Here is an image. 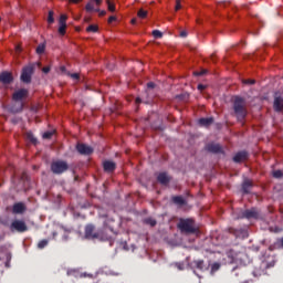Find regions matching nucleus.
<instances>
[{
	"mask_svg": "<svg viewBox=\"0 0 283 283\" xmlns=\"http://www.w3.org/2000/svg\"><path fill=\"white\" fill-rule=\"evenodd\" d=\"M31 78H32V66H25L22 70L21 81L23 83H30Z\"/></svg>",
	"mask_w": 283,
	"mask_h": 283,
	"instance_id": "423d86ee",
	"label": "nucleus"
},
{
	"mask_svg": "<svg viewBox=\"0 0 283 283\" xmlns=\"http://www.w3.org/2000/svg\"><path fill=\"white\" fill-rule=\"evenodd\" d=\"M172 200L176 205H185V199L182 197H174Z\"/></svg>",
	"mask_w": 283,
	"mask_h": 283,
	"instance_id": "cd10ccee",
	"label": "nucleus"
},
{
	"mask_svg": "<svg viewBox=\"0 0 283 283\" xmlns=\"http://www.w3.org/2000/svg\"><path fill=\"white\" fill-rule=\"evenodd\" d=\"M102 3H103V0H91L85 6V10L86 12H96V9L94 8V6H96V8H99Z\"/></svg>",
	"mask_w": 283,
	"mask_h": 283,
	"instance_id": "1a4fd4ad",
	"label": "nucleus"
},
{
	"mask_svg": "<svg viewBox=\"0 0 283 283\" xmlns=\"http://www.w3.org/2000/svg\"><path fill=\"white\" fill-rule=\"evenodd\" d=\"M83 0H69V3H81Z\"/></svg>",
	"mask_w": 283,
	"mask_h": 283,
	"instance_id": "37998d69",
	"label": "nucleus"
},
{
	"mask_svg": "<svg viewBox=\"0 0 283 283\" xmlns=\"http://www.w3.org/2000/svg\"><path fill=\"white\" fill-rule=\"evenodd\" d=\"M249 187H251V181L245 180L242 186V189L245 193H249Z\"/></svg>",
	"mask_w": 283,
	"mask_h": 283,
	"instance_id": "b1692460",
	"label": "nucleus"
},
{
	"mask_svg": "<svg viewBox=\"0 0 283 283\" xmlns=\"http://www.w3.org/2000/svg\"><path fill=\"white\" fill-rule=\"evenodd\" d=\"M212 124H213V118H211V117L199 119V125L201 127H209V125H212Z\"/></svg>",
	"mask_w": 283,
	"mask_h": 283,
	"instance_id": "dca6fc26",
	"label": "nucleus"
},
{
	"mask_svg": "<svg viewBox=\"0 0 283 283\" xmlns=\"http://www.w3.org/2000/svg\"><path fill=\"white\" fill-rule=\"evenodd\" d=\"M234 113L239 119H242L244 116H247V103L244 99H242V97H235Z\"/></svg>",
	"mask_w": 283,
	"mask_h": 283,
	"instance_id": "f257e3e1",
	"label": "nucleus"
},
{
	"mask_svg": "<svg viewBox=\"0 0 283 283\" xmlns=\"http://www.w3.org/2000/svg\"><path fill=\"white\" fill-rule=\"evenodd\" d=\"M147 87L154 88V87H155V84H154L153 82H149V83L147 84Z\"/></svg>",
	"mask_w": 283,
	"mask_h": 283,
	"instance_id": "a18cd8bd",
	"label": "nucleus"
},
{
	"mask_svg": "<svg viewBox=\"0 0 283 283\" xmlns=\"http://www.w3.org/2000/svg\"><path fill=\"white\" fill-rule=\"evenodd\" d=\"M196 266H197L198 269H202V266H205V261H202V260L197 261V262H196Z\"/></svg>",
	"mask_w": 283,
	"mask_h": 283,
	"instance_id": "e433bc0d",
	"label": "nucleus"
},
{
	"mask_svg": "<svg viewBox=\"0 0 283 283\" xmlns=\"http://www.w3.org/2000/svg\"><path fill=\"white\" fill-rule=\"evenodd\" d=\"M260 213L255 209H250L244 212V218H258Z\"/></svg>",
	"mask_w": 283,
	"mask_h": 283,
	"instance_id": "f3484780",
	"label": "nucleus"
},
{
	"mask_svg": "<svg viewBox=\"0 0 283 283\" xmlns=\"http://www.w3.org/2000/svg\"><path fill=\"white\" fill-rule=\"evenodd\" d=\"M48 23H54V11H49Z\"/></svg>",
	"mask_w": 283,
	"mask_h": 283,
	"instance_id": "bb28decb",
	"label": "nucleus"
},
{
	"mask_svg": "<svg viewBox=\"0 0 283 283\" xmlns=\"http://www.w3.org/2000/svg\"><path fill=\"white\" fill-rule=\"evenodd\" d=\"M274 109L276 112H282V109H283V98L281 96H275V98H274Z\"/></svg>",
	"mask_w": 283,
	"mask_h": 283,
	"instance_id": "f8f14e48",
	"label": "nucleus"
},
{
	"mask_svg": "<svg viewBox=\"0 0 283 283\" xmlns=\"http://www.w3.org/2000/svg\"><path fill=\"white\" fill-rule=\"evenodd\" d=\"M65 30H67V27L60 25V27H59V34H61L62 36H64Z\"/></svg>",
	"mask_w": 283,
	"mask_h": 283,
	"instance_id": "72a5a7b5",
	"label": "nucleus"
},
{
	"mask_svg": "<svg viewBox=\"0 0 283 283\" xmlns=\"http://www.w3.org/2000/svg\"><path fill=\"white\" fill-rule=\"evenodd\" d=\"M70 76H71V78H73V81H78V78H80L78 73L70 74Z\"/></svg>",
	"mask_w": 283,
	"mask_h": 283,
	"instance_id": "4c0bfd02",
	"label": "nucleus"
},
{
	"mask_svg": "<svg viewBox=\"0 0 283 283\" xmlns=\"http://www.w3.org/2000/svg\"><path fill=\"white\" fill-rule=\"evenodd\" d=\"M198 90H200V91L205 90V85L199 84V85H198Z\"/></svg>",
	"mask_w": 283,
	"mask_h": 283,
	"instance_id": "49530a36",
	"label": "nucleus"
},
{
	"mask_svg": "<svg viewBox=\"0 0 283 283\" xmlns=\"http://www.w3.org/2000/svg\"><path fill=\"white\" fill-rule=\"evenodd\" d=\"M274 178H283V171L282 170H274L273 171Z\"/></svg>",
	"mask_w": 283,
	"mask_h": 283,
	"instance_id": "7c9ffc66",
	"label": "nucleus"
},
{
	"mask_svg": "<svg viewBox=\"0 0 283 283\" xmlns=\"http://www.w3.org/2000/svg\"><path fill=\"white\" fill-rule=\"evenodd\" d=\"M11 231H18V233H25L28 231V224L23 220L15 219L11 222Z\"/></svg>",
	"mask_w": 283,
	"mask_h": 283,
	"instance_id": "7ed1b4c3",
	"label": "nucleus"
},
{
	"mask_svg": "<svg viewBox=\"0 0 283 283\" xmlns=\"http://www.w3.org/2000/svg\"><path fill=\"white\" fill-rule=\"evenodd\" d=\"M19 107L18 108H12V112L17 113V112H21V109H23V103H18Z\"/></svg>",
	"mask_w": 283,
	"mask_h": 283,
	"instance_id": "c9c22d12",
	"label": "nucleus"
},
{
	"mask_svg": "<svg viewBox=\"0 0 283 283\" xmlns=\"http://www.w3.org/2000/svg\"><path fill=\"white\" fill-rule=\"evenodd\" d=\"M85 235L86 238H91L92 240H103V237L99 234V232L95 231L94 226L92 224L86 226Z\"/></svg>",
	"mask_w": 283,
	"mask_h": 283,
	"instance_id": "39448f33",
	"label": "nucleus"
},
{
	"mask_svg": "<svg viewBox=\"0 0 283 283\" xmlns=\"http://www.w3.org/2000/svg\"><path fill=\"white\" fill-rule=\"evenodd\" d=\"M208 151H212L213 154H218V151H221V147L218 144H210L207 147Z\"/></svg>",
	"mask_w": 283,
	"mask_h": 283,
	"instance_id": "a211bd4d",
	"label": "nucleus"
},
{
	"mask_svg": "<svg viewBox=\"0 0 283 283\" xmlns=\"http://www.w3.org/2000/svg\"><path fill=\"white\" fill-rule=\"evenodd\" d=\"M59 25L67 27V14L60 15Z\"/></svg>",
	"mask_w": 283,
	"mask_h": 283,
	"instance_id": "412c9836",
	"label": "nucleus"
},
{
	"mask_svg": "<svg viewBox=\"0 0 283 283\" xmlns=\"http://www.w3.org/2000/svg\"><path fill=\"white\" fill-rule=\"evenodd\" d=\"M202 74H205V71H202V72H195V76H202Z\"/></svg>",
	"mask_w": 283,
	"mask_h": 283,
	"instance_id": "c03bdc74",
	"label": "nucleus"
},
{
	"mask_svg": "<svg viewBox=\"0 0 283 283\" xmlns=\"http://www.w3.org/2000/svg\"><path fill=\"white\" fill-rule=\"evenodd\" d=\"M13 101L19 103V101H23V98H28V90L25 88H20L13 93L12 96Z\"/></svg>",
	"mask_w": 283,
	"mask_h": 283,
	"instance_id": "0eeeda50",
	"label": "nucleus"
},
{
	"mask_svg": "<svg viewBox=\"0 0 283 283\" xmlns=\"http://www.w3.org/2000/svg\"><path fill=\"white\" fill-rule=\"evenodd\" d=\"M86 32H98V25L91 24L86 28Z\"/></svg>",
	"mask_w": 283,
	"mask_h": 283,
	"instance_id": "4be33fe9",
	"label": "nucleus"
},
{
	"mask_svg": "<svg viewBox=\"0 0 283 283\" xmlns=\"http://www.w3.org/2000/svg\"><path fill=\"white\" fill-rule=\"evenodd\" d=\"M178 10H182V4L180 3V0H176L175 11L178 12Z\"/></svg>",
	"mask_w": 283,
	"mask_h": 283,
	"instance_id": "473e14b6",
	"label": "nucleus"
},
{
	"mask_svg": "<svg viewBox=\"0 0 283 283\" xmlns=\"http://www.w3.org/2000/svg\"><path fill=\"white\" fill-rule=\"evenodd\" d=\"M145 223L149 224L150 227H156V221L153 218L145 219Z\"/></svg>",
	"mask_w": 283,
	"mask_h": 283,
	"instance_id": "c85d7f7f",
	"label": "nucleus"
},
{
	"mask_svg": "<svg viewBox=\"0 0 283 283\" xmlns=\"http://www.w3.org/2000/svg\"><path fill=\"white\" fill-rule=\"evenodd\" d=\"M148 14H149V11L145 9H139L137 12L138 19H147Z\"/></svg>",
	"mask_w": 283,
	"mask_h": 283,
	"instance_id": "aec40b11",
	"label": "nucleus"
},
{
	"mask_svg": "<svg viewBox=\"0 0 283 283\" xmlns=\"http://www.w3.org/2000/svg\"><path fill=\"white\" fill-rule=\"evenodd\" d=\"M243 83L245 84V85H253L254 83H255V80H244L243 81Z\"/></svg>",
	"mask_w": 283,
	"mask_h": 283,
	"instance_id": "58836bf2",
	"label": "nucleus"
},
{
	"mask_svg": "<svg viewBox=\"0 0 283 283\" xmlns=\"http://www.w3.org/2000/svg\"><path fill=\"white\" fill-rule=\"evenodd\" d=\"M43 52H45V43H42L36 48V54H43Z\"/></svg>",
	"mask_w": 283,
	"mask_h": 283,
	"instance_id": "a878e982",
	"label": "nucleus"
},
{
	"mask_svg": "<svg viewBox=\"0 0 283 283\" xmlns=\"http://www.w3.org/2000/svg\"><path fill=\"white\" fill-rule=\"evenodd\" d=\"M39 249H45L48 247V240H42L38 243Z\"/></svg>",
	"mask_w": 283,
	"mask_h": 283,
	"instance_id": "2f4dec72",
	"label": "nucleus"
},
{
	"mask_svg": "<svg viewBox=\"0 0 283 283\" xmlns=\"http://www.w3.org/2000/svg\"><path fill=\"white\" fill-rule=\"evenodd\" d=\"M95 12H98L99 17H105V14H107V11L105 10H101V9H95Z\"/></svg>",
	"mask_w": 283,
	"mask_h": 283,
	"instance_id": "f704fd0d",
	"label": "nucleus"
},
{
	"mask_svg": "<svg viewBox=\"0 0 283 283\" xmlns=\"http://www.w3.org/2000/svg\"><path fill=\"white\" fill-rule=\"evenodd\" d=\"M76 149H77L78 154H83L85 156H90V154H92L94 151L93 147H90L85 144H77Z\"/></svg>",
	"mask_w": 283,
	"mask_h": 283,
	"instance_id": "6e6552de",
	"label": "nucleus"
},
{
	"mask_svg": "<svg viewBox=\"0 0 283 283\" xmlns=\"http://www.w3.org/2000/svg\"><path fill=\"white\" fill-rule=\"evenodd\" d=\"M85 21L87 22V21H90V19H85Z\"/></svg>",
	"mask_w": 283,
	"mask_h": 283,
	"instance_id": "603ef678",
	"label": "nucleus"
},
{
	"mask_svg": "<svg viewBox=\"0 0 283 283\" xmlns=\"http://www.w3.org/2000/svg\"><path fill=\"white\" fill-rule=\"evenodd\" d=\"M178 229H180L182 233H196V231H198L196 223L191 219L180 220L178 223Z\"/></svg>",
	"mask_w": 283,
	"mask_h": 283,
	"instance_id": "f03ea898",
	"label": "nucleus"
},
{
	"mask_svg": "<svg viewBox=\"0 0 283 283\" xmlns=\"http://www.w3.org/2000/svg\"><path fill=\"white\" fill-rule=\"evenodd\" d=\"M247 158H249V154H247V151H241L233 157V160L234 163H244Z\"/></svg>",
	"mask_w": 283,
	"mask_h": 283,
	"instance_id": "9b49d317",
	"label": "nucleus"
},
{
	"mask_svg": "<svg viewBox=\"0 0 283 283\" xmlns=\"http://www.w3.org/2000/svg\"><path fill=\"white\" fill-rule=\"evenodd\" d=\"M153 36L155 39H163V32L158 31V30H154L153 31Z\"/></svg>",
	"mask_w": 283,
	"mask_h": 283,
	"instance_id": "c756f323",
	"label": "nucleus"
},
{
	"mask_svg": "<svg viewBox=\"0 0 283 283\" xmlns=\"http://www.w3.org/2000/svg\"><path fill=\"white\" fill-rule=\"evenodd\" d=\"M181 36H187V33H185V32H181Z\"/></svg>",
	"mask_w": 283,
	"mask_h": 283,
	"instance_id": "3c124183",
	"label": "nucleus"
},
{
	"mask_svg": "<svg viewBox=\"0 0 283 283\" xmlns=\"http://www.w3.org/2000/svg\"><path fill=\"white\" fill-rule=\"evenodd\" d=\"M67 169H69L67 163L63 160L53 161L51 164V170L53 171V174H63L67 171Z\"/></svg>",
	"mask_w": 283,
	"mask_h": 283,
	"instance_id": "20e7f679",
	"label": "nucleus"
},
{
	"mask_svg": "<svg viewBox=\"0 0 283 283\" xmlns=\"http://www.w3.org/2000/svg\"><path fill=\"white\" fill-rule=\"evenodd\" d=\"M0 83H3L4 85L12 83V73H9V72L1 73Z\"/></svg>",
	"mask_w": 283,
	"mask_h": 283,
	"instance_id": "9d476101",
	"label": "nucleus"
},
{
	"mask_svg": "<svg viewBox=\"0 0 283 283\" xmlns=\"http://www.w3.org/2000/svg\"><path fill=\"white\" fill-rule=\"evenodd\" d=\"M136 103L137 104L140 103V98L139 97L136 98Z\"/></svg>",
	"mask_w": 283,
	"mask_h": 283,
	"instance_id": "8fccbe9b",
	"label": "nucleus"
},
{
	"mask_svg": "<svg viewBox=\"0 0 283 283\" xmlns=\"http://www.w3.org/2000/svg\"><path fill=\"white\" fill-rule=\"evenodd\" d=\"M17 52H21V46H17Z\"/></svg>",
	"mask_w": 283,
	"mask_h": 283,
	"instance_id": "09e8293b",
	"label": "nucleus"
},
{
	"mask_svg": "<svg viewBox=\"0 0 283 283\" xmlns=\"http://www.w3.org/2000/svg\"><path fill=\"white\" fill-rule=\"evenodd\" d=\"M157 180L160 185H168L170 178L165 172H161L157 176Z\"/></svg>",
	"mask_w": 283,
	"mask_h": 283,
	"instance_id": "4468645a",
	"label": "nucleus"
},
{
	"mask_svg": "<svg viewBox=\"0 0 283 283\" xmlns=\"http://www.w3.org/2000/svg\"><path fill=\"white\" fill-rule=\"evenodd\" d=\"M220 269V264L219 263H214L212 264V272H216Z\"/></svg>",
	"mask_w": 283,
	"mask_h": 283,
	"instance_id": "ea45409f",
	"label": "nucleus"
},
{
	"mask_svg": "<svg viewBox=\"0 0 283 283\" xmlns=\"http://www.w3.org/2000/svg\"><path fill=\"white\" fill-rule=\"evenodd\" d=\"M42 72H43L44 74H49V73H50V66L43 67V69H42Z\"/></svg>",
	"mask_w": 283,
	"mask_h": 283,
	"instance_id": "a19ab883",
	"label": "nucleus"
},
{
	"mask_svg": "<svg viewBox=\"0 0 283 283\" xmlns=\"http://www.w3.org/2000/svg\"><path fill=\"white\" fill-rule=\"evenodd\" d=\"M130 23L134 25L136 24V19H132Z\"/></svg>",
	"mask_w": 283,
	"mask_h": 283,
	"instance_id": "de8ad7c7",
	"label": "nucleus"
},
{
	"mask_svg": "<svg viewBox=\"0 0 283 283\" xmlns=\"http://www.w3.org/2000/svg\"><path fill=\"white\" fill-rule=\"evenodd\" d=\"M114 21H116V17L111 15V17L108 18V23H114Z\"/></svg>",
	"mask_w": 283,
	"mask_h": 283,
	"instance_id": "79ce46f5",
	"label": "nucleus"
},
{
	"mask_svg": "<svg viewBox=\"0 0 283 283\" xmlns=\"http://www.w3.org/2000/svg\"><path fill=\"white\" fill-rule=\"evenodd\" d=\"M106 6H107L108 12H116V2L112 0H106Z\"/></svg>",
	"mask_w": 283,
	"mask_h": 283,
	"instance_id": "6ab92c4d",
	"label": "nucleus"
},
{
	"mask_svg": "<svg viewBox=\"0 0 283 283\" xmlns=\"http://www.w3.org/2000/svg\"><path fill=\"white\" fill-rule=\"evenodd\" d=\"M27 138L30 140V143L36 144V138L34 137V135L30 132H28L25 134Z\"/></svg>",
	"mask_w": 283,
	"mask_h": 283,
	"instance_id": "5701e85b",
	"label": "nucleus"
},
{
	"mask_svg": "<svg viewBox=\"0 0 283 283\" xmlns=\"http://www.w3.org/2000/svg\"><path fill=\"white\" fill-rule=\"evenodd\" d=\"M103 167H104V171L112 172L114 171V169H116V164L114 161L107 160V161H104Z\"/></svg>",
	"mask_w": 283,
	"mask_h": 283,
	"instance_id": "ddd939ff",
	"label": "nucleus"
},
{
	"mask_svg": "<svg viewBox=\"0 0 283 283\" xmlns=\"http://www.w3.org/2000/svg\"><path fill=\"white\" fill-rule=\"evenodd\" d=\"M54 130H49V132H45L43 135H42V137L44 138V139H50V138H52V136H54Z\"/></svg>",
	"mask_w": 283,
	"mask_h": 283,
	"instance_id": "393cba45",
	"label": "nucleus"
},
{
	"mask_svg": "<svg viewBox=\"0 0 283 283\" xmlns=\"http://www.w3.org/2000/svg\"><path fill=\"white\" fill-rule=\"evenodd\" d=\"M12 211L13 213H23V211H25V205L18 202L13 205Z\"/></svg>",
	"mask_w": 283,
	"mask_h": 283,
	"instance_id": "2eb2a0df",
	"label": "nucleus"
}]
</instances>
